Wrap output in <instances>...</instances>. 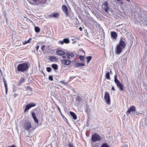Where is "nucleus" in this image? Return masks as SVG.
<instances>
[{
  "instance_id": "nucleus-36",
  "label": "nucleus",
  "mask_w": 147,
  "mask_h": 147,
  "mask_svg": "<svg viewBox=\"0 0 147 147\" xmlns=\"http://www.w3.org/2000/svg\"><path fill=\"white\" fill-rule=\"evenodd\" d=\"M101 147H109V146L106 144H104Z\"/></svg>"
},
{
  "instance_id": "nucleus-4",
  "label": "nucleus",
  "mask_w": 147,
  "mask_h": 147,
  "mask_svg": "<svg viewBox=\"0 0 147 147\" xmlns=\"http://www.w3.org/2000/svg\"><path fill=\"white\" fill-rule=\"evenodd\" d=\"M101 139L100 137L97 134H94L92 136V140L93 142L99 141L101 140Z\"/></svg>"
},
{
  "instance_id": "nucleus-40",
  "label": "nucleus",
  "mask_w": 147,
  "mask_h": 147,
  "mask_svg": "<svg viewBox=\"0 0 147 147\" xmlns=\"http://www.w3.org/2000/svg\"><path fill=\"white\" fill-rule=\"evenodd\" d=\"M85 111L87 113H89L90 112V110L89 109H88L87 107L86 108V110H85Z\"/></svg>"
},
{
  "instance_id": "nucleus-1",
  "label": "nucleus",
  "mask_w": 147,
  "mask_h": 147,
  "mask_svg": "<svg viewBox=\"0 0 147 147\" xmlns=\"http://www.w3.org/2000/svg\"><path fill=\"white\" fill-rule=\"evenodd\" d=\"M126 44L125 42L121 39L120 40L119 43L117 45L115 48V53L117 55H119L121 53L123 50L125 48Z\"/></svg>"
},
{
  "instance_id": "nucleus-42",
  "label": "nucleus",
  "mask_w": 147,
  "mask_h": 147,
  "mask_svg": "<svg viewBox=\"0 0 147 147\" xmlns=\"http://www.w3.org/2000/svg\"><path fill=\"white\" fill-rule=\"evenodd\" d=\"M68 145L69 147H74L73 145L70 143H69Z\"/></svg>"
},
{
  "instance_id": "nucleus-13",
  "label": "nucleus",
  "mask_w": 147,
  "mask_h": 147,
  "mask_svg": "<svg viewBox=\"0 0 147 147\" xmlns=\"http://www.w3.org/2000/svg\"><path fill=\"white\" fill-rule=\"evenodd\" d=\"M49 59L53 62H57L58 61V59L55 57L51 56L49 57Z\"/></svg>"
},
{
  "instance_id": "nucleus-30",
  "label": "nucleus",
  "mask_w": 147,
  "mask_h": 147,
  "mask_svg": "<svg viewBox=\"0 0 147 147\" xmlns=\"http://www.w3.org/2000/svg\"><path fill=\"white\" fill-rule=\"evenodd\" d=\"M59 16V14L57 13H54L53 15V16L54 18L57 17Z\"/></svg>"
},
{
  "instance_id": "nucleus-35",
  "label": "nucleus",
  "mask_w": 147,
  "mask_h": 147,
  "mask_svg": "<svg viewBox=\"0 0 147 147\" xmlns=\"http://www.w3.org/2000/svg\"><path fill=\"white\" fill-rule=\"evenodd\" d=\"M104 6L105 7H109L108 5V3L107 1H105L104 3Z\"/></svg>"
},
{
  "instance_id": "nucleus-9",
  "label": "nucleus",
  "mask_w": 147,
  "mask_h": 147,
  "mask_svg": "<svg viewBox=\"0 0 147 147\" xmlns=\"http://www.w3.org/2000/svg\"><path fill=\"white\" fill-rule=\"evenodd\" d=\"M65 55L67 56V58L69 60L71 59V58L74 57V54L72 53H69L67 52L65 53Z\"/></svg>"
},
{
  "instance_id": "nucleus-2",
  "label": "nucleus",
  "mask_w": 147,
  "mask_h": 147,
  "mask_svg": "<svg viewBox=\"0 0 147 147\" xmlns=\"http://www.w3.org/2000/svg\"><path fill=\"white\" fill-rule=\"evenodd\" d=\"M29 68L28 65L26 63L19 64L17 66V70L22 72L27 71Z\"/></svg>"
},
{
  "instance_id": "nucleus-18",
  "label": "nucleus",
  "mask_w": 147,
  "mask_h": 147,
  "mask_svg": "<svg viewBox=\"0 0 147 147\" xmlns=\"http://www.w3.org/2000/svg\"><path fill=\"white\" fill-rule=\"evenodd\" d=\"M111 36L114 39H116L117 38V35L116 33L115 32H111Z\"/></svg>"
},
{
  "instance_id": "nucleus-25",
  "label": "nucleus",
  "mask_w": 147,
  "mask_h": 147,
  "mask_svg": "<svg viewBox=\"0 0 147 147\" xmlns=\"http://www.w3.org/2000/svg\"><path fill=\"white\" fill-rule=\"evenodd\" d=\"M92 57L91 56L87 57H86V59L87 60V63H88L91 60Z\"/></svg>"
},
{
  "instance_id": "nucleus-28",
  "label": "nucleus",
  "mask_w": 147,
  "mask_h": 147,
  "mask_svg": "<svg viewBox=\"0 0 147 147\" xmlns=\"http://www.w3.org/2000/svg\"><path fill=\"white\" fill-rule=\"evenodd\" d=\"M35 30L36 32H39L40 31V29L39 27L35 26Z\"/></svg>"
},
{
  "instance_id": "nucleus-34",
  "label": "nucleus",
  "mask_w": 147,
  "mask_h": 147,
  "mask_svg": "<svg viewBox=\"0 0 147 147\" xmlns=\"http://www.w3.org/2000/svg\"><path fill=\"white\" fill-rule=\"evenodd\" d=\"M47 70L48 72H50L51 71V68L50 67H47Z\"/></svg>"
},
{
  "instance_id": "nucleus-51",
  "label": "nucleus",
  "mask_w": 147,
  "mask_h": 147,
  "mask_svg": "<svg viewBox=\"0 0 147 147\" xmlns=\"http://www.w3.org/2000/svg\"><path fill=\"white\" fill-rule=\"evenodd\" d=\"M125 60L126 61V60H127V59L126 58H125Z\"/></svg>"
},
{
  "instance_id": "nucleus-10",
  "label": "nucleus",
  "mask_w": 147,
  "mask_h": 147,
  "mask_svg": "<svg viewBox=\"0 0 147 147\" xmlns=\"http://www.w3.org/2000/svg\"><path fill=\"white\" fill-rule=\"evenodd\" d=\"M136 109L135 106H131L129 109H128L126 112V114L127 115H128L130 114L131 112H134L136 111Z\"/></svg>"
},
{
  "instance_id": "nucleus-16",
  "label": "nucleus",
  "mask_w": 147,
  "mask_h": 147,
  "mask_svg": "<svg viewBox=\"0 0 147 147\" xmlns=\"http://www.w3.org/2000/svg\"><path fill=\"white\" fill-rule=\"evenodd\" d=\"M32 115L35 121L38 124V120L36 118L35 113L33 112L32 113Z\"/></svg>"
},
{
  "instance_id": "nucleus-19",
  "label": "nucleus",
  "mask_w": 147,
  "mask_h": 147,
  "mask_svg": "<svg viewBox=\"0 0 147 147\" xmlns=\"http://www.w3.org/2000/svg\"><path fill=\"white\" fill-rule=\"evenodd\" d=\"M70 115L73 117V119L74 120H76L77 119V116L73 112H70Z\"/></svg>"
},
{
  "instance_id": "nucleus-26",
  "label": "nucleus",
  "mask_w": 147,
  "mask_h": 147,
  "mask_svg": "<svg viewBox=\"0 0 147 147\" xmlns=\"http://www.w3.org/2000/svg\"><path fill=\"white\" fill-rule=\"evenodd\" d=\"M51 67L54 69L57 70L58 69V65L56 64H53L51 65Z\"/></svg>"
},
{
  "instance_id": "nucleus-20",
  "label": "nucleus",
  "mask_w": 147,
  "mask_h": 147,
  "mask_svg": "<svg viewBox=\"0 0 147 147\" xmlns=\"http://www.w3.org/2000/svg\"><path fill=\"white\" fill-rule=\"evenodd\" d=\"M3 82H4V86H5V88L6 94H7V90H8L7 85L6 84V81L4 80H3Z\"/></svg>"
},
{
  "instance_id": "nucleus-6",
  "label": "nucleus",
  "mask_w": 147,
  "mask_h": 147,
  "mask_svg": "<svg viewBox=\"0 0 147 147\" xmlns=\"http://www.w3.org/2000/svg\"><path fill=\"white\" fill-rule=\"evenodd\" d=\"M32 125L30 123L26 122L23 125V128L24 129L28 130L31 127Z\"/></svg>"
},
{
  "instance_id": "nucleus-14",
  "label": "nucleus",
  "mask_w": 147,
  "mask_h": 147,
  "mask_svg": "<svg viewBox=\"0 0 147 147\" xmlns=\"http://www.w3.org/2000/svg\"><path fill=\"white\" fill-rule=\"evenodd\" d=\"M26 90L27 92V94L28 95H30L32 92V88L29 86H28L26 88Z\"/></svg>"
},
{
  "instance_id": "nucleus-27",
  "label": "nucleus",
  "mask_w": 147,
  "mask_h": 147,
  "mask_svg": "<svg viewBox=\"0 0 147 147\" xmlns=\"http://www.w3.org/2000/svg\"><path fill=\"white\" fill-rule=\"evenodd\" d=\"M64 43H65V44H68L69 43V40L68 38H64L63 40Z\"/></svg>"
},
{
  "instance_id": "nucleus-11",
  "label": "nucleus",
  "mask_w": 147,
  "mask_h": 147,
  "mask_svg": "<svg viewBox=\"0 0 147 147\" xmlns=\"http://www.w3.org/2000/svg\"><path fill=\"white\" fill-rule=\"evenodd\" d=\"M36 106V104L34 103H32L27 105L26 106V108L25 109L24 111L26 112L27 110H29L32 107H34Z\"/></svg>"
},
{
  "instance_id": "nucleus-37",
  "label": "nucleus",
  "mask_w": 147,
  "mask_h": 147,
  "mask_svg": "<svg viewBox=\"0 0 147 147\" xmlns=\"http://www.w3.org/2000/svg\"><path fill=\"white\" fill-rule=\"evenodd\" d=\"M45 48V45H43L41 47V50L42 51H43L44 50Z\"/></svg>"
},
{
  "instance_id": "nucleus-46",
  "label": "nucleus",
  "mask_w": 147,
  "mask_h": 147,
  "mask_svg": "<svg viewBox=\"0 0 147 147\" xmlns=\"http://www.w3.org/2000/svg\"><path fill=\"white\" fill-rule=\"evenodd\" d=\"M112 90H114V91H115V89L114 88L113 86H112Z\"/></svg>"
},
{
  "instance_id": "nucleus-39",
  "label": "nucleus",
  "mask_w": 147,
  "mask_h": 147,
  "mask_svg": "<svg viewBox=\"0 0 147 147\" xmlns=\"http://www.w3.org/2000/svg\"><path fill=\"white\" fill-rule=\"evenodd\" d=\"M46 0H45L43 1H40V3H43V4H45V3L46 2Z\"/></svg>"
},
{
  "instance_id": "nucleus-43",
  "label": "nucleus",
  "mask_w": 147,
  "mask_h": 147,
  "mask_svg": "<svg viewBox=\"0 0 147 147\" xmlns=\"http://www.w3.org/2000/svg\"><path fill=\"white\" fill-rule=\"evenodd\" d=\"M39 45H37L36 47V51H38L39 48Z\"/></svg>"
},
{
  "instance_id": "nucleus-52",
  "label": "nucleus",
  "mask_w": 147,
  "mask_h": 147,
  "mask_svg": "<svg viewBox=\"0 0 147 147\" xmlns=\"http://www.w3.org/2000/svg\"><path fill=\"white\" fill-rule=\"evenodd\" d=\"M111 70H110V72H111Z\"/></svg>"
},
{
  "instance_id": "nucleus-49",
  "label": "nucleus",
  "mask_w": 147,
  "mask_h": 147,
  "mask_svg": "<svg viewBox=\"0 0 147 147\" xmlns=\"http://www.w3.org/2000/svg\"><path fill=\"white\" fill-rule=\"evenodd\" d=\"M125 0L128 2H130V0Z\"/></svg>"
},
{
  "instance_id": "nucleus-15",
  "label": "nucleus",
  "mask_w": 147,
  "mask_h": 147,
  "mask_svg": "<svg viewBox=\"0 0 147 147\" xmlns=\"http://www.w3.org/2000/svg\"><path fill=\"white\" fill-rule=\"evenodd\" d=\"M56 53L57 55L60 56L63 55L65 54L64 51L60 50H57L56 51Z\"/></svg>"
},
{
  "instance_id": "nucleus-48",
  "label": "nucleus",
  "mask_w": 147,
  "mask_h": 147,
  "mask_svg": "<svg viewBox=\"0 0 147 147\" xmlns=\"http://www.w3.org/2000/svg\"><path fill=\"white\" fill-rule=\"evenodd\" d=\"M16 147V146L14 145H12V146H10V147Z\"/></svg>"
},
{
  "instance_id": "nucleus-22",
  "label": "nucleus",
  "mask_w": 147,
  "mask_h": 147,
  "mask_svg": "<svg viewBox=\"0 0 147 147\" xmlns=\"http://www.w3.org/2000/svg\"><path fill=\"white\" fill-rule=\"evenodd\" d=\"M32 2V1H29L30 3L31 4H33L34 3H40V0H31Z\"/></svg>"
},
{
  "instance_id": "nucleus-21",
  "label": "nucleus",
  "mask_w": 147,
  "mask_h": 147,
  "mask_svg": "<svg viewBox=\"0 0 147 147\" xmlns=\"http://www.w3.org/2000/svg\"><path fill=\"white\" fill-rule=\"evenodd\" d=\"M84 63H76L75 64V66L76 67H81L84 66Z\"/></svg>"
},
{
  "instance_id": "nucleus-38",
  "label": "nucleus",
  "mask_w": 147,
  "mask_h": 147,
  "mask_svg": "<svg viewBox=\"0 0 147 147\" xmlns=\"http://www.w3.org/2000/svg\"><path fill=\"white\" fill-rule=\"evenodd\" d=\"M49 80L51 81H53V78L52 76H49Z\"/></svg>"
},
{
  "instance_id": "nucleus-31",
  "label": "nucleus",
  "mask_w": 147,
  "mask_h": 147,
  "mask_svg": "<svg viewBox=\"0 0 147 147\" xmlns=\"http://www.w3.org/2000/svg\"><path fill=\"white\" fill-rule=\"evenodd\" d=\"M79 59L82 61H84V57L82 55L80 56L79 57Z\"/></svg>"
},
{
  "instance_id": "nucleus-7",
  "label": "nucleus",
  "mask_w": 147,
  "mask_h": 147,
  "mask_svg": "<svg viewBox=\"0 0 147 147\" xmlns=\"http://www.w3.org/2000/svg\"><path fill=\"white\" fill-rule=\"evenodd\" d=\"M61 64L62 65H68L71 63V61L69 59H62L61 60Z\"/></svg>"
},
{
  "instance_id": "nucleus-5",
  "label": "nucleus",
  "mask_w": 147,
  "mask_h": 147,
  "mask_svg": "<svg viewBox=\"0 0 147 147\" xmlns=\"http://www.w3.org/2000/svg\"><path fill=\"white\" fill-rule=\"evenodd\" d=\"M104 99L106 102L108 104H110L111 103L110 97L109 93L107 92H105Z\"/></svg>"
},
{
  "instance_id": "nucleus-17",
  "label": "nucleus",
  "mask_w": 147,
  "mask_h": 147,
  "mask_svg": "<svg viewBox=\"0 0 147 147\" xmlns=\"http://www.w3.org/2000/svg\"><path fill=\"white\" fill-rule=\"evenodd\" d=\"M32 115L35 121L38 124V120L36 118L35 113L33 112L32 113Z\"/></svg>"
},
{
  "instance_id": "nucleus-44",
  "label": "nucleus",
  "mask_w": 147,
  "mask_h": 147,
  "mask_svg": "<svg viewBox=\"0 0 147 147\" xmlns=\"http://www.w3.org/2000/svg\"><path fill=\"white\" fill-rule=\"evenodd\" d=\"M61 82L62 83H63L64 84H67V82H65L64 81H61Z\"/></svg>"
},
{
  "instance_id": "nucleus-41",
  "label": "nucleus",
  "mask_w": 147,
  "mask_h": 147,
  "mask_svg": "<svg viewBox=\"0 0 147 147\" xmlns=\"http://www.w3.org/2000/svg\"><path fill=\"white\" fill-rule=\"evenodd\" d=\"M59 44H61V45H63L64 43V42L63 40L62 41L59 40Z\"/></svg>"
},
{
  "instance_id": "nucleus-23",
  "label": "nucleus",
  "mask_w": 147,
  "mask_h": 147,
  "mask_svg": "<svg viewBox=\"0 0 147 147\" xmlns=\"http://www.w3.org/2000/svg\"><path fill=\"white\" fill-rule=\"evenodd\" d=\"M105 78L108 80H110V73L109 72H107L105 75Z\"/></svg>"
},
{
  "instance_id": "nucleus-8",
  "label": "nucleus",
  "mask_w": 147,
  "mask_h": 147,
  "mask_svg": "<svg viewBox=\"0 0 147 147\" xmlns=\"http://www.w3.org/2000/svg\"><path fill=\"white\" fill-rule=\"evenodd\" d=\"M140 20L144 24L147 25V16L146 15H144L143 17H142Z\"/></svg>"
},
{
  "instance_id": "nucleus-45",
  "label": "nucleus",
  "mask_w": 147,
  "mask_h": 147,
  "mask_svg": "<svg viewBox=\"0 0 147 147\" xmlns=\"http://www.w3.org/2000/svg\"><path fill=\"white\" fill-rule=\"evenodd\" d=\"M66 56H63L62 57L64 59H66Z\"/></svg>"
},
{
  "instance_id": "nucleus-32",
  "label": "nucleus",
  "mask_w": 147,
  "mask_h": 147,
  "mask_svg": "<svg viewBox=\"0 0 147 147\" xmlns=\"http://www.w3.org/2000/svg\"><path fill=\"white\" fill-rule=\"evenodd\" d=\"M104 9L106 12L108 13L109 10V7H105Z\"/></svg>"
},
{
  "instance_id": "nucleus-3",
  "label": "nucleus",
  "mask_w": 147,
  "mask_h": 147,
  "mask_svg": "<svg viewBox=\"0 0 147 147\" xmlns=\"http://www.w3.org/2000/svg\"><path fill=\"white\" fill-rule=\"evenodd\" d=\"M114 78L115 79L114 82L117 87L119 88L121 91H122L123 89V85L117 79L116 74L114 76Z\"/></svg>"
},
{
  "instance_id": "nucleus-47",
  "label": "nucleus",
  "mask_w": 147,
  "mask_h": 147,
  "mask_svg": "<svg viewBox=\"0 0 147 147\" xmlns=\"http://www.w3.org/2000/svg\"><path fill=\"white\" fill-rule=\"evenodd\" d=\"M79 30L80 31H82V28L81 27H80L79 28Z\"/></svg>"
},
{
  "instance_id": "nucleus-12",
  "label": "nucleus",
  "mask_w": 147,
  "mask_h": 147,
  "mask_svg": "<svg viewBox=\"0 0 147 147\" xmlns=\"http://www.w3.org/2000/svg\"><path fill=\"white\" fill-rule=\"evenodd\" d=\"M62 9L63 11L65 13L66 16H67L68 15V13L67 7L65 5H63L62 6Z\"/></svg>"
},
{
  "instance_id": "nucleus-50",
  "label": "nucleus",
  "mask_w": 147,
  "mask_h": 147,
  "mask_svg": "<svg viewBox=\"0 0 147 147\" xmlns=\"http://www.w3.org/2000/svg\"><path fill=\"white\" fill-rule=\"evenodd\" d=\"M58 108L59 110L60 111V108L59 107H58Z\"/></svg>"
},
{
  "instance_id": "nucleus-29",
  "label": "nucleus",
  "mask_w": 147,
  "mask_h": 147,
  "mask_svg": "<svg viewBox=\"0 0 147 147\" xmlns=\"http://www.w3.org/2000/svg\"><path fill=\"white\" fill-rule=\"evenodd\" d=\"M31 38H30L29 40H28L27 41H25L24 42H23V45H25L27 43H29L30 42V40L31 39Z\"/></svg>"
},
{
  "instance_id": "nucleus-24",
  "label": "nucleus",
  "mask_w": 147,
  "mask_h": 147,
  "mask_svg": "<svg viewBox=\"0 0 147 147\" xmlns=\"http://www.w3.org/2000/svg\"><path fill=\"white\" fill-rule=\"evenodd\" d=\"M25 81V79L24 78H22L18 82L19 85H20V84L24 82Z\"/></svg>"
},
{
  "instance_id": "nucleus-33",
  "label": "nucleus",
  "mask_w": 147,
  "mask_h": 147,
  "mask_svg": "<svg viewBox=\"0 0 147 147\" xmlns=\"http://www.w3.org/2000/svg\"><path fill=\"white\" fill-rule=\"evenodd\" d=\"M81 97L80 96H78L76 98V100L78 101H80L81 100Z\"/></svg>"
}]
</instances>
